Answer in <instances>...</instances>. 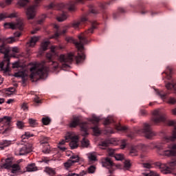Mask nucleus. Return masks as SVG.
<instances>
[{"instance_id": "nucleus-1", "label": "nucleus", "mask_w": 176, "mask_h": 176, "mask_svg": "<svg viewBox=\"0 0 176 176\" xmlns=\"http://www.w3.org/2000/svg\"><path fill=\"white\" fill-rule=\"evenodd\" d=\"M96 28H97L96 25H92L91 28L86 32V33H82L78 35L79 41H74L76 47L78 50V55L75 57L76 64L83 63V61H85L86 59V55H85V53H83V51L85 50V45H87L89 43L86 34H93Z\"/></svg>"}, {"instance_id": "nucleus-2", "label": "nucleus", "mask_w": 176, "mask_h": 176, "mask_svg": "<svg viewBox=\"0 0 176 176\" xmlns=\"http://www.w3.org/2000/svg\"><path fill=\"white\" fill-rule=\"evenodd\" d=\"M31 79H36L38 76L40 79H46L47 78V74L49 72V67L45 66L43 63H38L34 65L30 68Z\"/></svg>"}, {"instance_id": "nucleus-3", "label": "nucleus", "mask_w": 176, "mask_h": 176, "mask_svg": "<svg viewBox=\"0 0 176 176\" xmlns=\"http://www.w3.org/2000/svg\"><path fill=\"white\" fill-rule=\"evenodd\" d=\"M78 126H80V127L81 135L82 137L89 135V133H87V123H80V118L79 117L75 116L73 118V120L69 124V127L75 128Z\"/></svg>"}, {"instance_id": "nucleus-4", "label": "nucleus", "mask_w": 176, "mask_h": 176, "mask_svg": "<svg viewBox=\"0 0 176 176\" xmlns=\"http://www.w3.org/2000/svg\"><path fill=\"white\" fill-rule=\"evenodd\" d=\"M9 52H10V47H6L5 45H2L0 46V53H2L4 54V62H2L0 63V68L1 71H3L4 74H6V72H9V67H3V65H5V63H7V65H9V63H10V58L9 57Z\"/></svg>"}, {"instance_id": "nucleus-5", "label": "nucleus", "mask_w": 176, "mask_h": 176, "mask_svg": "<svg viewBox=\"0 0 176 176\" xmlns=\"http://www.w3.org/2000/svg\"><path fill=\"white\" fill-rule=\"evenodd\" d=\"M135 132L136 134H144V137L148 140L156 135V133L151 129V125L146 123L144 124V129L138 128L135 129Z\"/></svg>"}, {"instance_id": "nucleus-6", "label": "nucleus", "mask_w": 176, "mask_h": 176, "mask_svg": "<svg viewBox=\"0 0 176 176\" xmlns=\"http://www.w3.org/2000/svg\"><path fill=\"white\" fill-rule=\"evenodd\" d=\"M155 166L156 167H159L162 174H171L173 173V167L176 166V160H172L168 162L167 164L157 162L155 163Z\"/></svg>"}, {"instance_id": "nucleus-7", "label": "nucleus", "mask_w": 176, "mask_h": 176, "mask_svg": "<svg viewBox=\"0 0 176 176\" xmlns=\"http://www.w3.org/2000/svg\"><path fill=\"white\" fill-rule=\"evenodd\" d=\"M59 61L62 63V67L65 68V69H68V68H71L70 64H72L74 61V54L69 53L67 54H61L59 56Z\"/></svg>"}, {"instance_id": "nucleus-8", "label": "nucleus", "mask_w": 176, "mask_h": 176, "mask_svg": "<svg viewBox=\"0 0 176 176\" xmlns=\"http://www.w3.org/2000/svg\"><path fill=\"white\" fill-rule=\"evenodd\" d=\"M69 140L72 141L69 142V146L71 149H76L79 144L78 142H79V138L76 135H74L72 132H68L65 135V141L66 142H69Z\"/></svg>"}, {"instance_id": "nucleus-9", "label": "nucleus", "mask_w": 176, "mask_h": 176, "mask_svg": "<svg viewBox=\"0 0 176 176\" xmlns=\"http://www.w3.org/2000/svg\"><path fill=\"white\" fill-rule=\"evenodd\" d=\"M166 120V114L163 113L160 109L155 110L153 112V117L151 118V122L154 124H159L161 122H164Z\"/></svg>"}, {"instance_id": "nucleus-10", "label": "nucleus", "mask_w": 176, "mask_h": 176, "mask_svg": "<svg viewBox=\"0 0 176 176\" xmlns=\"http://www.w3.org/2000/svg\"><path fill=\"white\" fill-rule=\"evenodd\" d=\"M41 0H36V4L28 8L26 10L28 20H34L35 19V16H36V8H38V3Z\"/></svg>"}, {"instance_id": "nucleus-11", "label": "nucleus", "mask_w": 176, "mask_h": 176, "mask_svg": "<svg viewBox=\"0 0 176 176\" xmlns=\"http://www.w3.org/2000/svg\"><path fill=\"white\" fill-rule=\"evenodd\" d=\"M56 49H57V47L52 46L51 52L47 53L46 54V57L47 60H50V65H51V68H52V69H57V68H58V63L52 60L53 54H56Z\"/></svg>"}, {"instance_id": "nucleus-12", "label": "nucleus", "mask_w": 176, "mask_h": 176, "mask_svg": "<svg viewBox=\"0 0 176 176\" xmlns=\"http://www.w3.org/2000/svg\"><path fill=\"white\" fill-rule=\"evenodd\" d=\"M32 152V144L31 143H26L22 147L19 148V150L16 151V155L18 156H24Z\"/></svg>"}, {"instance_id": "nucleus-13", "label": "nucleus", "mask_w": 176, "mask_h": 176, "mask_svg": "<svg viewBox=\"0 0 176 176\" xmlns=\"http://www.w3.org/2000/svg\"><path fill=\"white\" fill-rule=\"evenodd\" d=\"M162 155L168 157H176V144H168L167 148L162 151Z\"/></svg>"}, {"instance_id": "nucleus-14", "label": "nucleus", "mask_w": 176, "mask_h": 176, "mask_svg": "<svg viewBox=\"0 0 176 176\" xmlns=\"http://www.w3.org/2000/svg\"><path fill=\"white\" fill-rule=\"evenodd\" d=\"M4 28L8 29L11 28V30H23V21L19 19L16 23H4Z\"/></svg>"}, {"instance_id": "nucleus-15", "label": "nucleus", "mask_w": 176, "mask_h": 176, "mask_svg": "<svg viewBox=\"0 0 176 176\" xmlns=\"http://www.w3.org/2000/svg\"><path fill=\"white\" fill-rule=\"evenodd\" d=\"M168 126H175L172 136H165L164 138L166 142L168 141H175L176 140V121L171 120L168 122Z\"/></svg>"}, {"instance_id": "nucleus-16", "label": "nucleus", "mask_w": 176, "mask_h": 176, "mask_svg": "<svg viewBox=\"0 0 176 176\" xmlns=\"http://www.w3.org/2000/svg\"><path fill=\"white\" fill-rule=\"evenodd\" d=\"M70 159H76V160H69L67 162L64 163V166L65 167V168H69V167H71V166H72V164H74V163H79V155H73L70 157Z\"/></svg>"}, {"instance_id": "nucleus-17", "label": "nucleus", "mask_w": 176, "mask_h": 176, "mask_svg": "<svg viewBox=\"0 0 176 176\" xmlns=\"http://www.w3.org/2000/svg\"><path fill=\"white\" fill-rule=\"evenodd\" d=\"M12 165L13 160H12V158H7L6 159L4 164H0V170H3V168L6 170H9L10 168H12Z\"/></svg>"}, {"instance_id": "nucleus-18", "label": "nucleus", "mask_w": 176, "mask_h": 176, "mask_svg": "<svg viewBox=\"0 0 176 176\" xmlns=\"http://www.w3.org/2000/svg\"><path fill=\"white\" fill-rule=\"evenodd\" d=\"M89 19L86 16H82L80 21H76L73 22L72 27L73 28H75V30H78L79 28V25H82V24H85L86 21H87Z\"/></svg>"}, {"instance_id": "nucleus-19", "label": "nucleus", "mask_w": 176, "mask_h": 176, "mask_svg": "<svg viewBox=\"0 0 176 176\" xmlns=\"http://www.w3.org/2000/svg\"><path fill=\"white\" fill-rule=\"evenodd\" d=\"M113 164V163L112 162V160H111V158L109 157H106L102 160V167H106V168H111Z\"/></svg>"}, {"instance_id": "nucleus-20", "label": "nucleus", "mask_w": 176, "mask_h": 176, "mask_svg": "<svg viewBox=\"0 0 176 176\" xmlns=\"http://www.w3.org/2000/svg\"><path fill=\"white\" fill-rule=\"evenodd\" d=\"M164 144H166V142H158V143H156V144H153V143H151L150 144V146H153V149H155V148L157 149V152H160L161 151H163L164 149Z\"/></svg>"}, {"instance_id": "nucleus-21", "label": "nucleus", "mask_w": 176, "mask_h": 176, "mask_svg": "<svg viewBox=\"0 0 176 176\" xmlns=\"http://www.w3.org/2000/svg\"><path fill=\"white\" fill-rule=\"evenodd\" d=\"M19 16V14L17 12H13L9 15L7 14H0V20H3L5 19H16V17Z\"/></svg>"}, {"instance_id": "nucleus-22", "label": "nucleus", "mask_w": 176, "mask_h": 176, "mask_svg": "<svg viewBox=\"0 0 176 176\" xmlns=\"http://www.w3.org/2000/svg\"><path fill=\"white\" fill-rule=\"evenodd\" d=\"M165 87L167 90H172L173 89L175 90V93H176V81L174 79L170 80V82H168L166 84Z\"/></svg>"}, {"instance_id": "nucleus-23", "label": "nucleus", "mask_w": 176, "mask_h": 176, "mask_svg": "<svg viewBox=\"0 0 176 176\" xmlns=\"http://www.w3.org/2000/svg\"><path fill=\"white\" fill-rule=\"evenodd\" d=\"M57 6L58 9H63V8H65V4L64 3H60L59 4H56L55 3H51L50 5L45 6L47 9H54Z\"/></svg>"}, {"instance_id": "nucleus-24", "label": "nucleus", "mask_w": 176, "mask_h": 176, "mask_svg": "<svg viewBox=\"0 0 176 176\" xmlns=\"http://www.w3.org/2000/svg\"><path fill=\"white\" fill-rule=\"evenodd\" d=\"M39 36H33L31 38L30 41L27 43L29 47H34L36 45V42L39 41Z\"/></svg>"}, {"instance_id": "nucleus-25", "label": "nucleus", "mask_w": 176, "mask_h": 176, "mask_svg": "<svg viewBox=\"0 0 176 176\" xmlns=\"http://www.w3.org/2000/svg\"><path fill=\"white\" fill-rule=\"evenodd\" d=\"M10 122H12L11 117L4 116L0 118V123H2L4 126H9V124H10Z\"/></svg>"}, {"instance_id": "nucleus-26", "label": "nucleus", "mask_w": 176, "mask_h": 176, "mask_svg": "<svg viewBox=\"0 0 176 176\" xmlns=\"http://www.w3.org/2000/svg\"><path fill=\"white\" fill-rule=\"evenodd\" d=\"M88 122H90L93 124H97L100 120H101V118L100 117H97L95 114L92 115L91 118H87Z\"/></svg>"}, {"instance_id": "nucleus-27", "label": "nucleus", "mask_w": 176, "mask_h": 176, "mask_svg": "<svg viewBox=\"0 0 176 176\" xmlns=\"http://www.w3.org/2000/svg\"><path fill=\"white\" fill-rule=\"evenodd\" d=\"M12 144V141L10 140H1L0 141V149L3 150L5 148L9 146Z\"/></svg>"}, {"instance_id": "nucleus-28", "label": "nucleus", "mask_w": 176, "mask_h": 176, "mask_svg": "<svg viewBox=\"0 0 176 176\" xmlns=\"http://www.w3.org/2000/svg\"><path fill=\"white\" fill-rule=\"evenodd\" d=\"M38 168L35 166V164H30L26 166V171L28 173H32V171H36Z\"/></svg>"}, {"instance_id": "nucleus-29", "label": "nucleus", "mask_w": 176, "mask_h": 176, "mask_svg": "<svg viewBox=\"0 0 176 176\" xmlns=\"http://www.w3.org/2000/svg\"><path fill=\"white\" fill-rule=\"evenodd\" d=\"M165 74L166 75L167 79L168 80H171V75H173V69L171 68V67L168 66L166 67V70L165 72Z\"/></svg>"}, {"instance_id": "nucleus-30", "label": "nucleus", "mask_w": 176, "mask_h": 176, "mask_svg": "<svg viewBox=\"0 0 176 176\" xmlns=\"http://www.w3.org/2000/svg\"><path fill=\"white\" fill-rule=\"evenodd\" d=\"M87 157L90 162H97V155H96V153H88Z\"/></svg>"}, {"instance_id": "nucleus-31", "label": "nucleus", "mask_w": 176, "mask_h": 176, "mask_svg": "<svg viewBox=\"0 0 176 176\" xmlns=\"http://www.w3.org/2000/svg\"><path fill=\"white\" fill-rule=\"evenodd\" d=\"M44 171L46 174H48V175H54V174H56V170L50 167H45Z\"/></svg>"}, {"instance_id": "nucleus-32", "label": "nucleus", "mask_w": 176, "mask_h": 176, "mask_svg": "<svg viewBox=\"0 0 176 176\" xmlns=\"http://www.w3.org/2000/svg\"><path fill=\"white\" fill-rule=\"evenodd\" d=\"M109 145H111V141L104 140L99 144V146H100L101 149H105V148H107V146H109Z\"/></svg>"}, {"instance_id": "nucleus-33", "label": "nucleus", "mask_w": 176, "mask_h": 176, "mask_svg": "<svg viewBox=\"0 0 176 176\" xmlns=\"http://www.w3.org/2000/svg\"><path fill=\"white\" fill-rule=\"evenodd\" d=\"M11 168H12L11 173L12 174H16V173H17V171H20V165H19L17 164H14L11 166Z\"/></svg>"}, {"instance_id": "nucleus-34", "label": "nucleus", "mask_w": 176, "mask_h": 176, "mask_svg": "<svg viewBox=\"0 0 176 176\" xmlns=\"http://www.w3.org/2000/svg\"><path fill=\"white\" fill-rule=\"evenodd\" d=\"M14 76H15V78H21L22 79H24V78L27 76V74H25V72H23V71L18 72L14 74Z\"/></svg>"}, {"instance_id": "nucleus-35", "label": "nucleus", "mask_w": 176, "mask_h": 176, "mask_svg": "<svg viewBox=\"0 0 176 176\" xmlns=\"http://www.w3.org/2000/svg\"><path fill=\"white\" fill-rule=\"evenodd\" d=\"M157 96H159L162 100H166V97H167V93L163 92V91H159L155 90Z\"/></svg>"}, {"instance_id": "nucleus-36", "label": "nucleus", "mask_w": 176, "mask_h": 176, "mask_svg": "<svg viewBox=\"0 0 176 176\" xmlns=\"http://www.w3.org/2000/svg\"><path fill=\"white\" fill-rule=\"evenodd\" d=\"M67 19H68V14H67V13H63L57 17L58 21L60 22L65 21V20H67Z\"/></svg>"}, {"instance_id": "nucleus-37", "label": "nucleus", "mask_w": 176, "mask_h": 176, "mask_svg": "<svg viewBox=\"0 0 176 176\" xmlns=\"http://www.w3.org/2000/svg\"><path fill=\"white\" fill-rule=\"evenodd\" d=\"M40 142L41 145H49V144H47V142H49V138L41 136Z\"/></svg>"}, {"instance_id": "nucleus-38", "label": "nucleus", "mask_w": 176, "mask_h": 176, "mask_svg": "<svg viewBox=\"0 0 176 176\" xmlns=\"http://www.w3.org/2000/svg\"><path fill=\"white\" fill-rule=\"evenodd\" d=\"M112 122H113V118H112V116H109L107 118H105L104 121V124L107 126L108 124H111V123Z\"/></svg>"}, {"instance_id": "nucleus-39", "label": "nucleus", "mask_w": 176, "mask_h": 176, "mask_svg": "<svg viewBox=\"0 0 176 176\" xmlns=\"http://www.w3.org/2000/svg\"><path fill=\"white\" fill-rule=\"evenodd\" d=\"M81 144L84 148H87L89 146V145H90V142H89V140L84 138H82V140L81 141Z\"/></svg>"}, {"instance_id": "nucleus-40", "label": "nucleus", "mask_w": 176, "mask_h": 176, "mask_svg": "<svg viewBox=\"0 0 176 176\" xmlns=\"http://www.w3.org/2000/svg\"><path fill=\"white\" fill-rule=\"evenodd\" d=\"M116 129L118 131H126V130H127V126H122L120 124H118L116 125Z\"/></svg>"}, {"instance_id": "nucleus-41", "label": "nucleus", "mask_w": 176, "mask_h": 176, "mask_svg": "<svg viewBox=\"0 0 176 176\" xmlns=\"http://www.w3.org/2000/svg\"><path fill=\"white\" fill-rule=\"evenodd\" d=\"M42 152L45 154L50 153V146L49 144L43 146Z\"/></svg>"}, {"instance_id": "nucleus-42", "label": "nucleus", "mask_w": 176, "mask_h": 176, "mask_svg": "<svg viewBox=\"0 0 176 176\" xmlns=\"http://www.w3.org/2000/svg\"><path fill=\"white\" fill-rule=\"evenodd\" d=\"M50 122H52V120H50V118L49 117H45L42 118V122L45 126H47V124H50Z\"/></svg>"}, {"instance_id": "nucleus-43", "label": "nucleus", "mask_w": 176, "mask_h": 176, "mask_svg": "<svg viewBox=\"0 0 176 176\" xmlns=\"http://www.w3.org/2000/svg\"><path fill=\"white\" fill-rule=\"evenodd\" d=\"M130 156H137L138 155V150L137 148L132 147L130 153H129Z\"/></svg>"}, {"instance_id": "nucleus-44", "label": "nucleus", "mask_w": 176, "mask_h": 176, "mask_svg": "<svg viewBox=\"0 0 176 176\" xmlns=\"http://www.w3.org/2000/svg\"><path fill=\"white\" fill-rule=\"evenodd\" d=\"M92 130L94 133V135H98V134H100L101 133V131L100 130V128H98V126L92 127Z\"/></svg>"}, {"instance_id": "nucleus-45", "label": "nucleus", "mask_w": 176, "mask_h": 176, "mask_svg": "<svg viewBox=\"0 0 176 176\" xmlns=\"http://www.w3.org/2000/svg\"><path fill=\"white\" fill-rule=\"evenodd\" d=\"M30 2V0H20L18 3L22 6V8H24V6H26V5L28 4Z\"/></svg>"}, {"instance_id": "nucleus-46", "label": "nucleus", "mask_w": 176, "mask_h": 176, "mask_svg": "<svg viewBox=\"0 0 176 176\" xmlns=\"http://www.w3.org/2000/svg\"><path fill=\"white\" fill-rule=\"evenodd\" d=\"M29 123L32 127H35V126H37L38 122H36V120L30 118L29 119Z\"/></svg>"}, {"instance_id": "nucleus-47", "label": "nucleus", "mask_w": 176, "mask_h": 176, "mask_svg": "<svg viewBox=\"0 0 176 176\" xmlns=\"http://www.w3.org/2000/svg\"><path fill=\"white\" fill-rule=\"evenodd\" d=\"M65 32H67V29H63L62 32H60V33L56 32L54 34V36H52V38H58V36L60 35H64V34H65Z\"/></svg>"}, {"instance_id": "nucleus-48", "label": "nucleus", "mask_w": 176, "mask_h": 176, "mask_svg": "<svg viewBox=\"0 0 176 176\" xmlns=\"http://www.w3.org/2000/svg\"><path fill=\"white\" fill-rule=\"evenodd\" d=\"M166 102L167 104H171L172 105H174V104H176V98L174 97H170Z\"/></svg>"}, {"instance_id": "nucleus-49", "label": "nucleus", "mask_w": 176, "mask_h": 176, "mask_svg": "<svg viewBox=\"0 0 176 176\" xmlns=\"http://www.w3.org/2000/svg\"><path fill=\"white\" fill-rule=\"evenodd\" d=\"M47 46H49V42L45 41L41 43V49L45 52V50H47Z\"/></svg>"}, {"instance_id": "nucleus-50", "label": "nucleus", "mask_w": 176, "mask_h": 176, "mask_svg": "<svg viewBox=\"0 0 176 176\" xmlns=\"http://www.w3.org/2000/svg\"><path fill=\"white\" fill-rule=\"evenodd\" d=\"M6 42H7V43H14V42H16V38L13 36L8 37L6 39Z\"/></svg>"}, {"instance_id": "nucleus-51", "label": "nucleus", "mask_w": 176, "mask_h": 176, "mask_svg": "<svg viewBox=\"0 0 176 176\" xmlns=\"http://www.w3.org/2000/svg\"><path fill=\"white\" fill-rule=\"evenodd\" d=\"M114 157L116 160H123L124 159L123 154L121 153L116 154V155H114Z\"/></svg>"}, {"instance_id": "nucleus-52", "label": "nucleus", "mask_w": 176, "mask_h": 176, "mask_svg": "<svg viewBox=\"0 0 176 176\" xmlns=\"http://www.w3.org/2000/svg\"><path fill=\"white\" fill-rule=\"evenodd\" d=\"M108 154H109V155H110L111 157H115V155H116V154H115V149H113V148H108Z\"/></svg>"}, {"instance_id": "nucleus-53", "label": "nucleus", "mask_w": 176, "mask_h": 176, "mask_svg": "<svg viewBox=\"0 0 176 176\" xmlns=\"http://www.w3.org/2000/svg\"><path fill=\"white\" fill-rule=\"evenodd\" d=\"M33 135H31L30 132H25L24 135H22V140H25V138L28 139L30 137H32Z\"/></svg>"}, {"instance_id": "nucleus-54", "label": "nucleus", "mask_w": 176, "mask_h": 176, "mask_svg": "<svg viewBox=\"0 0 176 176\" xmlns=\"http://www.w3.org/2000/svg\"><path fill=\"white\" fill-rule=\"evenodd\" d=\"M95 171H96V166L92 165L88 168V172L89 173V174H94Z\"/></svg>"}, {"instance_id": "nucleus-55", "label": "nucleus", "mask_w": 176, "mask_h": 176, "mask_svg": "<svg viewBox=\"0 0 176 176\" xmlns=\"http://www.w3.org/2000/svg\"><path fill=\"white\" fill-rule=\"evenodd\" d=\"M21 109H23V111H28V105L25 102H23L21 104Z\"/></svg>"}, {"instance_id": "nucleus-56", "label": "nucleus", "mask_w": 176, "mask_h": 176, "mask_svg": "<svg viewBox=\"0 0 176 176\" xmlns=\"http://www.w3.org/2000/svg\"><path fill=\"white\" fill-rule=\"evenodd\" d=\"M16 126L19 129H23V127H24V122H21V121H18L16 122Z\"/></svg>"}, {"instance_id": "nucleus-57", "label": "nucleus", "mask_w": 176, "mask_h": 176, "mask_svg": "<svg viewBox=\"0 0 176 176\" xmlns=\"http://www.w3.org/2000/svg\"><path fill=\"white\" fill-rule=\"evenodd\" d=\"M75 9V3L70 2L69 3V10H74Z\"/></svg>"}, {"instance_id": "nucleus-58", "label": "nucleus", "mask_w": 176, "mask_h": 176, "mask_svg": "<svg viewBox=\"0 0 176 176\" xmlns=\"http://www.w3.org/2000/svg\"><path fill=\"white\" fill-rule=\"evenodd\" d=\"M142 167H144V168H152V165H151V164L149 163H143L142 164Z\"/></svg>"}, {"instance_id": "nucleus-59", "label": "nucleus", "mask_w": 176, "mask_h": 176, "mask_svg": "<svg viewBox=\"0 0 176 176\" xmlns=\"http://www.w3.org/2000/svg\"><path fill=\"white\" fill-rule=\"evenodd\" d=\"M126 145H127V144L126 143V140H122L120 145V148L124 149V148H126Z\"/></svg>"}, {"instance_id": "nucleus-60", "label": "nucleus", "mask_w": 176, "mask_h": 176, "mask_svg": "<svg viewBox=\"0 0 176 176\" xmlns=\"http://www.w3.org/2000/svg\"><path fill=\"white\" fill-rule=\"evenodd\" d=\"M11 50L12 53H19L20 52L19 47H13Z\"/></svg>"}, {"instance_id": "nucleus-61", "label": "nucleus", "mask_w": 176, "mask_h": 176, "mask_svg": "<svg viewBox=\"0 0 176 176\" xmlns=\"http://www.w3.org/2000/svg\"><path fill=\"white\" fill-rule=\"evenodd\" d=\"M21 36V33L20 32H16L14 33L13 38L16 39V38H20Z\"/></svg>"}, {"instance_id": "nucleus-62", "label": "nucleus", "mask_w": 176, "mask_h": 176, "mask_svg": "<svg viewBox=\"0 0 176 176\" xmlns=\"http://www.w3.org/2000/svg\"><path fill=\"white\" fill-rule=\"evenodd\" d=\"M141 149L143 152H146V149H148V146L145 145V144H142L141 146Z\"/></svg>"}, {"instance_id": "nucleus-63", "label": "nucleus", "mask_w": 176, "mask_h": 176, "mask_svg": "<svg viewBox=\"0 0 176 176\" xmlns=\"http://www.w3.org/2000/svg\"><path fill=\"white\" fill-rule=\"evenodd\" d=\"M131 166V164H130V162L126 161L124 163V168H130V166Z\"/></svg>"}, {"instance_id": "nucleus-64", "label": "nucleus", "mask_w": 176, "mask_h": 176, "mask_svg": "<svg viewBox=\"0 0 176 176\" xmlns=\"http://www.w3.org/2000/svg\"><path fill=\"white\" fill-rule=\"evenodd\" d=\"M46 19V16L43 15L42 18L38 21V24H42L43 21H45V19Z\"/></svg>"}]
</instances>
